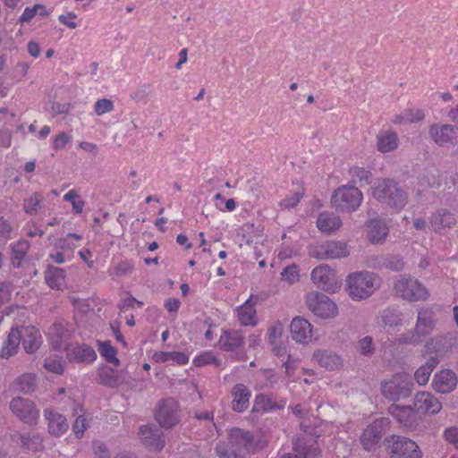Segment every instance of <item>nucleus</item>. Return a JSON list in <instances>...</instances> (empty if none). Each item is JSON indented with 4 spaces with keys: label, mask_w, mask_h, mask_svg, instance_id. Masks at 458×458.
Masks as SVG:
<instances>
[{
    "label": "nucleus",
    "mask_w": 458,
    "mask_h": 458,
    "mask_svg": "<svg viewBox=\"0 0 458 458\" xmlns=\"http://www.w3.org/2000/svg\"><path fill=\"white\" fill-rule=\"evenodd\" d=\"M256 449L253 435L239 428H232L228 443L216 444V453L219 458H247Z\"/></svg>",
    "instance_id": "1"
},
{
    "label": "nucleus",
    "mask_w": 458,
    "mask_h": 458,
    "mask_svg": "<svg viewBox=\"0 0 458 458\" xmlns=\"http://www.w3.org/2000/svg\"><path fill=\"white\" fill-rule=\"evenodd\" d=\"M345 284L349 297L352 301H362L380 287V277L372 271H355L346 276Z\"/></svg>",
    "instance_id": "2"
},
{
    "label": "nucleus",
    "mask_w": 458,
    "mask_h": 458,
    "mask_svg": "<svg viewBox=\"0 0 458 458\" xmlns=\"http://www.w3.org/2000/svg\"><path fill=\"white\" fill-rule=\"evenodd\" d=\"M371 190L375 199L391 208L401 210L408 202L407 192L392 179H377Z\"/></svg>",
    "instance_id": "3"
},
{
    "label": "nucleus",
    "mask_w": 458,
    "mask_h": 458,
    "mask_svg": "<svg viewBox=\"0 0 458 458\" xmlns=\"http://www.w3.org/2000/svg\"><path fill=\"white\" fill-rule=\"evenodd\" d=\"M436 326L435 314L431 308H421L418 311L414 329L408 335H403L398 339L399 344L416 345L422 342V339L430 335Z\"/></svg>",
    "instance_id": "4"
},
{
    "label": "nucleus",
    "mask_w": 458,
    "mask_h": 458,
    "mask_svg": "<svg viewBox=\"0 0 458 458\" xmlns=\"http://www.w3.org/2000/svg\"><path fill=\"white\" fill-rule=\"evenodd\" d=\"M412 381L409 373L398 372L380 384L382 395L389 401L397 402L408 398L411 394Z\"/></svg>",
    "instance_id": "5"
},
{
    "label": "nucleus",
    "mask_w": 458,
    "mask_h": 458,
    "mask_svg": "<svg viewBox=\"0 0 458 458\" xmlns=\"http://www.w3.org/2000/svg\"><path fill=\"white\" fill-rule=\"evenodd\" d=\"M394 290L399 297L409 301H426L429 296L427 287L414 277L399 276Z\"/></svg>",
    "instance_id": "6"
},
{
    "label": "nucleus",
    "mask_w": 458,
    "mask_h": 458,
    "mask_svg": "<svg viewBox=\"0 0 458 458\" xmlns=\"http://www.w3.org/2000/svg\"><path fill=\"white\" fill-rule=\"evenodd\" d=\"M390 427V420L381 417L374 420L360 435L362 447L367 451H374L380 446L381 440Z\"/></svg>",
    "instance_id": "7"
},
{
    "label": "nucleus",
    "mask_w": 458,
    "mask_h": 458,
    "mask_svg": "<svg viewBox=\"0 0 458 458\" xmlns=\"http://www.w3.org/2000/svg\"><path fill=\"white\" fill-rule=\"evenodd\" d=\"M362 199V193L358 188L342 186L334 191L332 204L338 210L352 212L360 207Z\"/></svg>",
    "instance_id": "8"
},
{
    "label": "nucleus",
    "mask_w": 458,
    "mask_h": 458,
    "mask_svg": "<svg viewBox=\"0 0 458 458\" xmlns=\"http://www.w3.org/2000/svg\"><path fill=\"white\" fill-rule=\"evenodd\" d=\"M306 305L314 315L322 318H333L338 314L336 304L321 293H309L306 295Z\"/></svg>",
    "instance_id": "9"
},
{
    "label": "nucleus",
    "mask_w": 458,
    "mask_h": 458,
    "mask_svg": "<svg viewBox=\"0 0 458 458\" xmlns=\"http://www.w3.org/2000/svg\"><path fill=\"white\" fill-rule=\"evenodd\" d=\"M350 250L346 242L328 241L315 246L310 255L317 259H335L348 257Z\"/></svg>",
    "instance_id": "10"
},
{
    "label": "nucleus",
    "mask_w": 458,
    "mask_h": 458,
    "mask_svg": "<svg viewBox=\"0 0 458 458\" xmlns=\"http://www.w3.org/2000/svg\"><path fill=\"white\" fill-rule=\"evenodd\" d=\"M10 410L15 417L29 425H36L39 419V411L34 402L27 398H13L10 402Z\"/></svg>",
    "instance_id": "11"
},
{
    "label": "nucleus",
    "mask_w": 458,
    "mask_h": 458,
    "mask_svg": "<svg viewBox=\"0 0 458 458\" xmlns=\"http://www.w3.org/2000/svg\"><path fill=\"white\" fill-rule=\"evenodd\" d=\"M430 139L439 147L458 144V127L448 123H433L428 128Z\"/></svg>",
    "instance_id": "12"
},
{
    "label": "nucleus",
    "mask_w": 458,
    "mask_h": 458,
    "mask_svg": "<svg viewBox=\"0 0 458 458\" xmlns=\"http://www.w3.org/2000/svg\"><path fill=\"white\" fill-rule=\"evenodd\" d=\"M428 224L433 233L445 236L456 226L457 217L453 211L439 208L430 215Z\"/></svg>",
    "instance_id": "13"
},
{
    "label": "nucleus",
    "mask_w": 458,
    "mask_h": 458,
    "mask_svg": "<svg viewBox=\"0 0 458 458\" xmlns=\"http://www.w3.org/2000/svg\"><path fill=\"white\" fill-rule=\"evenodd\" d=\"M156 420L163 428H173L180 421L178 403L172 398L160 402L155 413Z\"/></svg>",
    "instance_id": "14"
},
{
    "label": "nucleus",
    "mask_w": 458,
    "mask_h": 458,
    "mask_svg": "<svg viewBox=\"0 0 458 458\" xmlns=\"http://www.w3.org/2000/svg\"><path fill=\"white\" fill-rule=\"evenodd\" d=\"M311 280L325 292H335L338 288L335 271L326 264H321L312 270Z\"/></svg>",
    "instance_id": "15"
},
{
    "label": "nucleus",
    "mask_w": 458,
    "mask_h": 458,
    "mask_svg": "<svg viewBox=\"0 0 458 458\" xmlns=\"http://www.w3.org/2000/svg\"><path fill=\"white\" fill-rule=\"evenodd\" d=\"M391 458H421V453L413 440L396 437L391 445Z\"/></svg>",
    "instance_id": "16"
},
{
    "label": "nucleus",
    "mask_w": 458,
    "mask_h": 458,
    "mask_svg": "<svg viewBox=\"0 0 458 458\" xmlns=\"http://www.w3.org/2000/svg\"><path fill=\"white\" fill-rule=\"evenodd\" d=\"M141 444L152 451H160L165 446L162 430L155 425H143L139 432Z\"/></svg>",
    "instance_id": "17"
},
{
    "label": "nucleus",
    "mask_w": 458,
    "mask_h": 458,
    "mask_svg": "<svg viewBox=\"0 0 458 458\" xmlns=\"http://www.w3.org/2000/svg\"><path fill=\"white\" fill-rule=\"evenodd\" d=\"M413 407L416 412L437 414L442 409L441 403L428 392H419L414 396Z\"/></svg>",
    "instance_id": "18"
},
{
    "label": "nucleus",
    "mask_w": 458,
    "mask_h": 458,
    "mask_svg": "<svg viewBox=\"0 0 458 458\" xmlns=\"http://www.w3.org/2000/svg\"><path fill=\"white\" fill-rule=\"evenodd\" d=\"M290 333L293 340L302 344H308L312 340V326L307 319L301 317L292 320Z\"/></svg>",
    "instance_id": "19"
},
{
    "label": "nucleus",
    "mask_w": 458,
    "mask_h": 458,
    "mask_svg": "<svg viewBox=\"0 0 458 458\" xmlns=\"http://www.w3.org/2000/svg\"><path fill=\"white\" fill-rule=\"evenodd\" d=\"M457 377L451 369H442L435 374L432 381L433 388L441 394L452 392L457 386Z\"/></svg>",
    "instance_id": "20"
},
{
    "label": "nucleus",
    "mask_w": 458,
    "mask_h": 458,
    "mask_svg": "<svg viewBox=\"0 0 458 458\" xmlns=\"http://www.w3.org/2000/svg\"><path fill=\"white\" fill-rule=\"evenodd\" d=\"M21 334V342L27 353L35 352L42 343V336L38 329L33 326L21 327L18 328Z\"/></svg>",
    "instance_id": "21"
},
{
    "label": "nucleus",
    "mask_w": 458,
    "mask_h": 458,
    "mask_svg": "<svg viewBox=\"0 0 458 458\" xmlns=\"http://www.w3.org/2000/svg\"><path fill=\"white\" fill-rule=\"evenodd\" d=\"M44 417L47 422V431L51 436L61 437L67 432L69 423L66 418L50 409L44 410Z\"/></svg>",
    "instance_id": "22"
},
{
    "label": "nucleus",
    "mask_w": 458,
    "mask_h": 458,
    "mask_svg": "<svg viewBox=\"0 0 458 458\" xmlns=\"http://www.w3.org/2000/svg\"><path fill=\"white\" fill-rule=\"evenodd\" d=\"M388 412L403 427L412 428L416 424L417 415L414 407L391 404Z\"/></svg>",
    "instance_id": "23"
},
{
    "label": "nucleus",
    "mask_w": 458,
    "mask_h": 458,
    "mask_svg": "<svg viewBox=\"0 0 458 458\" xmlns=\"http://www.w3.org/2000/svg\"><path fill=\"white\" fill-rule=\"evenodd\" d=\"M313 360L327 370H336L343 367V358L328 350H317L313 353Z\"/></svg>",
    "instance_id": "24"
},
{
    "label": "nucleus",
    "mask_w": 458,
    "mask_h": 458,
    "mask_svg": "<svg viewBox=\"0 0 458 458\" xmlns=\"http://www.w3.org/2000/svg\"><path fill=\"white\" fill-rule=\"evenodd\" d=\"M65 349L71 361L93 362L97 359L94 349L87 344H70Z\"/></svg>",
    "instance_id": "25"
},
{
    "label": "nucleus",
    "mask_w": 458,
    "mask_h": 458,
    "mask_svg": "<svg viewBox=\"0 0 458 458\" xmlns=\"http://www.w3.org/2000/svg\"><path fill=\"white\" fill-rule=\"evenodd\" d=\"M399 146V137L393 130H380L376 135V148L380 153L395 150Z\"/></svg>",
    "instance_id": "26"
},
{
    "label": "nucleus",
    "mask_w": 458,
    "mask_h": 458,
    "mask_svg": "<svg viewBox=\"0 0 458 458\" xmlns=\"http://www.w3.org/2000/svg\"><path fill=\"white\" fill-rule=\"evenodd\" d=\"M231 394L233 397L232 409L236 412H243L250 405V391L243 384L235 385Z\"/></svg>",
    "instance_id": "27"
},
{
    "label": "nucleus",
    "mask_w": 458,
    "mask_h": 458,
    "mask_svg": "<svg viewBox=\"0 0 458 458\" xmlns=\"http://www.w3.org/2000/svg\"><path fill=\"white\" fill-rule=\"evenodd\" d=\"M254 305L255 303H253L251 298H250L242 305L235 309V316L242 326L255 327L258 324L257 312Z\"/></svg>",
    "instance_id": "28"
},
{
    "label": "nucleus",
    "mask_w": 458,
    "mask_h": 458,
    "mask_svg": "<svg viewBox=\"0 0 458 458\" xmlns=\"http://www.w3.org/2000/svg\"><path fill=\"white\" fill-rule=\"evenodd\" d=\"M283 333L284 326L279 321L275 322L267 329L268 343L272 346V351L276 356H284L286 352L282 341Z\"/></svg>",
    "instance_id": "29"
},
{
    "label": "nucleus",
    "mask_w": 458,
    "mask_h": 458,
    "mask_svg": "<svg viewBox=\"0 0 458 458\" xmlns=\"http://www.w3.org/2000/svg\"><path fill=\"white\" fill-rule=\"evenodd\" d=\"M343 225L340 216L332 212H322L317 219L318 229L324 233H333Z\"/></svg>",
    "instance_id": "30"
},
{
    "label": "nucleus",
    "mask_w": 458,
    "mask_h": 458,
    "mask_svg": "<svg viewBox=\"0 0 458 458\" xmlns=\"http://www.w3.org/2000/svg\"><path fill=\"white\" fill-rule=\"evenodd\" d=\"M244 343V336L242 331L229 329L224 330L218 344L223 351L230 352L241 347Z\"/></svg>",
    "instance_id": "31"
},
{
    "label": "nucleus",
    "mask_w": 458,
    "mask_h": 458,
    "mask_svg": "<svg viewBox=\"0 0 458 458\" xmlns=\"http://www.w3.org/2000/svg\"><path fill=\"white\" fill-rule=\"evenodd\" d=\"M368 237L372 243L382 242L388 235L389 229L386 222L381 219H371L368 225Z\"/></svg>",
    "instance_id": "32"
},
{
    "label": "nucleus",
    "mask_w": 458,
    "mask_h": 458,
    "mask_svg": "<svg viewBox=\"0 0 458 458\" xmlns=\"http://www.w3.org/2000/svg\"><path fill=\"white\" fill-rule=\"evenodd\" d=\"M98 376L100 384L112 388L118 387L124 381L122 372H116L108 367L99 369Z\"/></svg>",
    "instance_id": "33"
},
{
    "label": "nucleus",
    "mask_w": 458,
    "mask_h": 458,
    "mask_svg": "<svg viewBox=\"0 0 458 458\" xmlns=\"http://www.w3.org/2000/svg\"><path fill=\"white\" fill-rule=\"evenodd\" d=\"M285 406V402L277 403L265 394L256 395L252 406V412H264L273 410H281Z\"/></svg>",
    "instance_id": "34"
},
{
    "label": "nucleus",
    "mask_w": 458,
    "mask_h": 458,
    "mask_svg": "<svg viewBox=\"0 0 458 458\" xmlns=\"http://www.w3.org/2000/svg\"><path fill=\"white\" fill-rule=\"evenodd\" d=\"M378 323L393 330H398L403 326L402 313L394 309H386L377 317Z\"/></svg>",
    "instance_id": "35"
},
{
    "label": "nucleus",
    "mask_w": 458,
    "mask_h": 458,
    "mask_svg": "<svg viewBox=\"0 0 458 458\" xmlns=\"http://www.w3.org/2000/svg\"><path fill=\"white\" fill-rule=\"evenodd\" d=\"M21 343V334L18 332V327L11 329L8 337L2 347L0 356L4 359H8L13 356L19 348Z\"/></svg>",
    "instance_id": "36"
},
{
    "label": "nucleus",
    "mask_w": 458,
    "mask_h": 458,
    "mask_svg": "<svg viewBox=\"0 0 458 458\" xmlns=\"http://www.w3.org/2000/svg\"><path fill=\"white\" fill-rule=\"evenodd\" d=\"M65 276L63 268L50 267L46 271V283L52 289L61 290L65 286Z\"/></svg>",
    "instance_id": "37"
},
{
    "label": "nucleus",
    "mask_w": 458,
    "mask_h": 458,
    "mask_svg": "<svg viewBox=\"0 0 458 458\" xmlns=\"http://www.w3.org/2000/svg\"><path fill=\"white\" fill-rule=\"evenodd\" d=\"M50 343L54 349L61 350L65 347V342L68 338L67 332L61 324H54L49 329Z\"/></svg>",
    "instance_id": "38"
},
{
    "label": "nucleus",
    "mask_w": 458,
    "mask_h": 458,
    "mask_svg": "<svg viewBox=\"0 0 458 458\" xmlns=\"http://www.w3.org/2000/svg\"><path fill=\"white\" fill-rule=\"evenodd\" d=\"M157 362L173 361L178 365H185L189 362V357L182 352H158L154 354Z\"/></svg>",
    "instance_id": "39"
},
{
    "label": "nucleus",
    "mask_w": 458,
    "mask_h": 458,
    "mask_svg": "<svg viewBox=\"0 0 458 458\" xmlns=\"http://www.w3.org/2000/svg\"><path fill=\"white\" fill-rule=\"evenodd\" d=\"M424 113L420 109H406L400 114L395 115L393 123L395 124H407L420 122L424 119Z\"/></svg>",
    "instance_id": "40"
},
{
    "label": "nucleus",
    "mask_w": 458,
    "mask_h": 458,
    "mask_svg": "<svg viewBox=\"0 0 458 458\" xmlns=\"http://www.w3.org/2000/svg\"><path fill=\"white\" fill-rule=\"evenodd\" d=\"M437 363V358H431L426 364L420 366L415 371L414 378L420 386H425L428 382L429 377Z\"/></svg>",
    "instance_id": "41"
},
{
    "label": "nucleus",
    "mask_w": 458,
    "mask_h": 458,
    "mask_svg": "<svg viewBox=\"0 0 458 458\" xmlns=\"http://www.w3.org/2000/svg\"><path fill=\"white\" fill-rule=\"evenodd\" d=\"M21 446L32 452H37L43 449V439L38 434L28 433L20 436Z\"/></svg>",
    "instance_id": "42"
},
{
    "label": "nucleus",
    "mask_w": 458,
    "mask_h": 458,
    "mask_svg": "<svg viewBox=\"0 0 458 458\" xmlns=\"http://www.w3.org/2000/svg\"><path fill=\"white\" fill-rule=\"evenodd\" d=\"M73 240L77 242L81 241V235L77 233H68L66 236L57 239L55 242V247L64 253H68L69 256H72L73 250L76 248Z\"/></svg>",
    "instance_id": "43"
},
{
    "label": "nucleus",
    "mask_w": 458,
    "mask_h": 458,
    "mask_svg": "<svg viewBox=\"0 0 458 458\" xmlns=\"http://www.w3.org/2000/svg\"><path fill=\"white\" fill-rule=\"evenodd\" d=\"M98 350L100 353V355L105 358V360L111 364H114V366H118L120 364V361L117 355V351L114 347H113L110 344V342H98Z\"/></svg>",
    "instance_id": "44"
},
{
    "label": "nucleus",
    "mask_w": 458,
    "mask_h": 458,
    "mask_svg": "<svg viewBox=\"0 0 458 458\" xmlns=\"http://www.w3.org/2000/svg\"><path fill=\"white\" fill-rule=\"evenodd\" d=\"M293 450L296 454H286L282 455L280 458H318L319 451L317 447H310L307 449L302 446L301 442L298 441L294 444Z\"/></svg>",
    "instance_id": "45"
},
{
    "label": "nucleus",
    "mask_w": 458,
    "mask_h": 458,
    "mask_svg": "<svg viewBox=\"0 0 458 458\" xmlns=\"http://www.w3.org/2000/svg\"><path fill=\"white\" fill-rule=\"evenodd\" d=\"M14 384L19 391L30 393L36 387V376L32 373L22 374L15 379Z\"/></svg>",
    "instance_id": "46"
},
{
    "label": "nucleus",
    "mask_w": 458,
    "mask_h": 458,
    "mask_svg": "<svg viewBox=\"0 0 458 458\" xmlns=\"http://www.w3.org/2000/svg\"><path fill=\"white\" fill-rule=\"evenodd\" d=\"M30 244L26 241H20L12 246V263L13 267H20L21 261L25 258Z\"/></svg>",
    "instance_id": "47"
},
{
    "label": "nucleus",
    "mask_w": 458,
    "mask_h": 458,
    "mask_svg": "<svg viewBox=\"0 0 458 458\" xmlns=\"http://www.w3.org/2000/svg\"><path fill=\"white\" fill-rule=\"evenodd\" d=\"M352 181L355 183H365L369 184L372 179V174L370 171L363 168L354 166L352 167L349 171Z\"/></svg>",
    "instance_id": "48"
},
{
    "label": "nucleus",
    "mask_w": 458,
    "mask_h": 458,
    "mask_svg": "<svg viewBox=\"0 0 458 458\" xmlns=\"http://www.w3.org/2000/svg\"><path fill=\"white\" fill-rule=\"evenodd\" d=\"M43 196L38 192H34L31 196L24 200L23 208L28 214H35L41 208Z\"/></svg>",
    "instance_id": "49"
},
{
    "label": "nucleus",
    "mask_w": 458,
    "mask_h": 458,
    "mask_svg": "<svg viewBox=\"0 0 458 458\" xmlns=\"http://www.w3.org/2000/svg\"><path fill=\"white\" fill-rule=\"evenodd\" d=\"M64 199L71 203L74 213H82L85 207V202L81 199V197L78 194L77 191L70 190L64 194Z\"/></svg>",
    "instance_id": "50"
},
{
    "label": "nucleus",
    "mask_w": 458,
    "mask_h": 458,
    "mask_svg": "<svg viewBox=\"0 0 458 458\" xmlns=\"http://www.w3.org/2000/svg\"><path fill=\"white\" fill-rule=\"evenodd\" d=\"M358 353L362 356H372L375 352V344L371 336L360 339L356 344Z\"/></svg>",
    "instance_id": "51"
},
{
    "label": "nucleus",
    "mask_w": 458,
    "mask_h": 458,
    "mask_svg": "<svg viewBox=\"0 0 458 458\" xmlns=\"http://www.w3.org/2000/svg\"><path fill=\"white\" fill-rule=\"evenodd\" d=\"M44 368L55 374H62L64 372V360L59 356H49L46 358Z\"/></svg>",
    "instance_id": "52"
},
{
    "label": "nucleus",
    "mask_w": 458,
    "mask_h": 458,
    "mask_svg": "<svg viewBox=\"0 0 458 458\" xmlns=\"http://www.w3.org/2000/svg\"><path fill=\"white\" fill-rule=\"evenodd\" d=\"M281 279L289 284L297 283L300 279L298 267L295 264L288 266L281 272Z\"/></svg>",
    "instance_id": "53"
},
{
    "label": "nucleus",
    "mask_w": 458,
    "mask_h": 458,
    "mask_svg": "<svg viewBox=\"0 0 458 458\" xmlns=\"http://www.w3.org/2000/svg\"><path fill=\"white\" fill-rule=\"evenodd\" d=\"M193 364L197 367H203L208 364H215L218 367L220 361L217 360L211 352H204L193 359Z\"/></svg>",
    "instance_id": "54"
},
{
    "label": "nucleus",
    "mask_w": 458,
    "mask_h": 458,
    "mask_svg": "<svg viewBox=\"0 0 458 458\" xmlns=\"http://www.w3.org/2000/svg\"><path fill=\"white\" fill-rule=\"evenodd\" d=\"M113 274L116 276H122L131 273L134 269V263L131 260L124 259L113 267Z\"/></svg>",
    "instance_id": "55"
},
{
    "label": "nucleus",
    "mask_w": 458,
    "mask_h": 458,
    "mask_svg": "<svg viewBox=\"0 0 458 458\" xmlns=\"http://www.w3.org/2000/svg\"><path fill=\"white\" fill-rule=\"evenodd\" d=\"M114 103L110 99H98L94 105V111L98 115H103L114 110Z\"/></svg>",
    "instance_id": "56"
},
{
    "label": "nucleus",
    "mask_w": 458,
    "mask_h": 458,
    "mask_svg": "<svg viewBox=\"0 0 458 458\" xmlns=\"http://www.w3.org/2000/svg\"><path fill=\"white\" fill-rule=\"evenodd\" d=\"M302 196H303V192H301V191H296V192L291 193L289 196H287L286 198H284V199H282L279 202V206L282 208H285V209L294 208L298 205V203L300 202Z\"/></svg>",
    "instance_id": "57"
},
{
    "label": "nucleus",
    "mask_w": 458,
    "mask_h": 458,
    "mask_svg": "<svg viewBox=\"0 0 458 458\" xmlns=\"http://www.w3.org/2000/svg\"><path fill=\"white\" fill-rule=\"evenodd\" d=\"M384 267L392 271H401L404 268V262L399 256H390L384 261Z\"/></svg>",
    "instance_id": "58"
},
{
    "label": "nucleus",
    "mask_w": 458,
    "mask_h": 458,
    "mask_svg": "<svg viewBox=\"0 0 458 458\" xmlns=\"http://www.w3.org/2000/svg\"><path fill=\"white\" fill-rule=\"evenodd\" d=\"M443 437L448 444L458 449V427L452 426L446 428L443 432Z\"/></svg>",
    "instance_id": "59"
},
{
    "label": "nucleus",
    "mask_w": 458,
    "mask_h": 458,
    "mask_svg": "<svg viewBox=\"0 0 458 458\" xmlns=\"http://www.w3.org/2000/svg\"><path fill=\"white\" fill-rule=\"evenodd\" d=\"M38 10H44V5L37 4L32 7H27L23 11L19 21L21 23L30 21L32 18L38 13Z\"/></svg>",
    "instance_id": "60"
},
{
    "label": "nucleus",
    "mask_w": 458,
    "mask_h": 458,
    "mask_svg": "<svg viewBox=\"0 0 458 458\" xmlns=\"http://www.w3.org/2000/svg\"><path fill=\"white\" fill-rule=\"evenodd\" d=\"M76 18L77 15L74 13L69 12L65 14L59 15L58 20L63 25L66 26L69 29L73 30L78 26L75 22Z\"/></svg>",
    "instance_id": "61"
},
{
    "label": "nucleus",
    "mask_w": 458,
    "mask_h": 458,
    "mask_svg": "<svg viewBox=\"0 0 458 458\" xmlns=\"http://www.w3.org/2000/svg\"><path fill=\"white\" fill-rule=\"evenodd\" d=\"M95 458H109L110 454L106 446V445L102 442L96 441L93 443Z\"/></svg>",
    "instance_id": "62"
},
{
    "label": "nucleus",
    "mask_w": 458,
    "mask_h": 458,
    "mask_svg": "<svg viewBox=\"0 0 458 458\" xmlns=\"http://www.w3.org/2000/svg\"><path fill=\"white\" fill-rule=\"evenodd\" d=\"M87 428L86 419L83 416H79L73 424V432L77 437H81Z\"/></svg>",
    "instance_id": "63"
},
{
    "label": "nucleus",
    "mask_w": 458,
    "mask_h": 458,
    "mask_svg": "<svg viewBox=\"0 0 458 458\" xmlns=\"http://www.w3.org/2000/svg\"><path fill=\"white\" fill-rule=\"evenodd\" d=\"M291 409L293 413L301 420L307 418L310 412V410L307 407L306 403H299L291 407Z\"/></svg>",
    "instance_id": "64"
}]
</instances>
